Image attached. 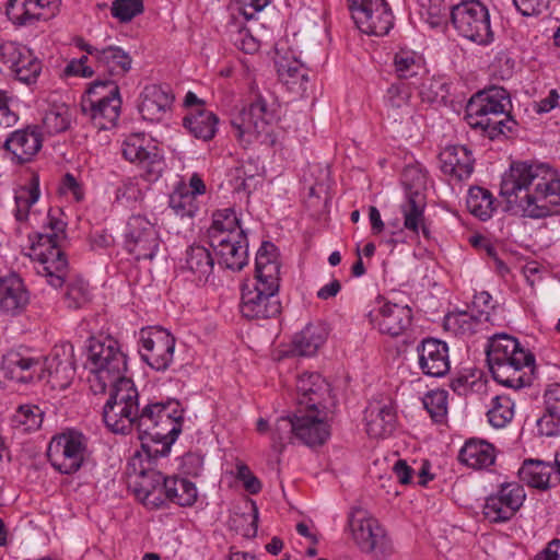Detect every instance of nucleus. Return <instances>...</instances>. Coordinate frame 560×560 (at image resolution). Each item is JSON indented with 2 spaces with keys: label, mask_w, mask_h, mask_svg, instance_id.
Instances as JSON below:
<instances>
[{
  "label": "nucleus",
  "mask_w": 560,
  "mask_h": 560,
  "mask_svg": "<svg viewBox=\"0 0 560 560\" xmlns=\"http://www.w3.org/2000/svg\"><path fill=\"white\" fill-rule=\"evenodd\" d=\"M88 361L91 374L88 377L91 390L104 394L110 387L109 397L103 407V420L114 433L131 432V416L139 408V393L131 378L125 376L126 355L113 338H90Z\"/></svg>",
  "instance_id": "f257e3e1"
},
{
  "label": "nucleus",
  "mask_w": 560,
  "mask_h": 560,
  "mask_svg": "<svg viewBox=\"0 0 560 560\" xmlns=\"http://www.w3.org/2000/svg\"><path fill=\"white\" fill-rule=\"evenodd\" d=\"M500 195L509 211L525 218L560 213V178L546 163L513 162L502 177Z\"/></svg>",
  "instance_id": "f03ea898"
},
{
  "label": "nucleus",
  "mask_w": 560,
  "mask_h": 560,
  "mask_svg": "<svg viewBox=\"0 0 560 560\" xmlns=\"http://www.w3.org/2000/svg\"><path fill=\"white\" fill-rule=\"evenodd\" d=\"M131 418V431L137 430L145 457L158 459L168 455L182 432L184 410L177 400L149 402Z\"/></svg>",
  "instance_id": "7ed1b4c3"
},
{
  "label": "nucleus",
  "mask_w": 560,
  "mask_h": 560,
  "mask_svg": "<svg viewBox=\"0 0 560 560\" xmlns=\"http://www.w3.org/2000/svg\"><path fill=\"white\" fill-rule=\"evenodd\" d=\"M486 354L495 382L513 389L532 385L535 355L525 350L515 337L504 332L490 337Z\"/></svg>",
  "instance_id": "20e7f679"
},
{
  "label": "nucleus",
  "mask_w": 560,
  "mask_h": 560,
  "mask_svg": "<svg viewBox=\"0 0 560 560\" xmlns=\"http://www.w3.org/2000/svg\"><path fill=\"white\" fill-rule=\"evenodd\" d=\"M511 101L505 89L491 86L474 94L467 103L465 119L490 139L512 132L516 121L510 115Z\"/></svg>",
  "instance_id": "39448f33"
},
{
  "label": "nucleus",
  "mask_w": 560,
  "mask_h": 560,
  "mask_svg": "<svg viewBox=\"0 0 560 560\" xmlns=\"http://www.w3.org/2000/svg\"><path fill=\"white\" fill-rule=\"evenodd\" d=\"M120 90L115 80H96L81 100L82 115L98 130L113 128L121 109Z\"/></svg>",
  "instance_id": "423d86ee"
},
{
  "label": "nucleus",
  "mask_w": 560,
  "mask_h": 560,
  "mask_svg": "<svg viewBox=\"0 0 560 560\" xmlns=\"http://www.w3.org/2000/svg\"><path fill=\"white\" fill-rule=\"evenodd\" d=\"M275 116L267 108V103L261 97L244 107L231 119L235 136L245 144L258 142L272 147L277 142L275 133Z\"/></svg>",
  "instance_id": "0eeeda50"
},
{
  "label": "nucleus",
  "mask_w": 560,
  "mask_h": 560,
  "mask_svg": "<svg viewBox=\"0 0 560 560\" xmlns=\"http://www.w3.org/2000/svg\"><path fill=\"white\" fill-rule=\"evenodd\" d=\"M50 232L39 235L38 245L46 247L39 253L42 270L39 271L47 278V282L58 289L66 279L67 258L59 247V240L63 237L66 223L48 213V223Z\"/></svg>",
  "instance_id": "6e6552de"
},
{
  "label": "nucleus",
  "mask_w": 560,
  "mask_h": 560,
  "mask_svg": "<svg viewBox=\"0 0 560 560\" xmlns=\"http://www.w3.org/2000/svg\"><path fill=\"white\" fill-rule=\"evenodd\" d=\"M451 22L465 38L480 44H489L493 38L488 9L479 1H463L452 7Z\"/></svg>",
  "instance_id": "1a4fd4ad"
},
{
  "label": "nucleus",
  "mask_w": 560,
  "mask_h": 560,
  "mask_svg": "<svg viewBox=\"0 0 560 560\" xmlns=\"http://www.w3.org/2000/svg\"><path fill=\"white\" fill-rule=\"evenodd\" d=\"M47 455L51 465L61 474H73L90 456L89 439L77 430H68L52 439Z\"/></svg>",
  "instance_id": "9d476101"
},
{
  "label": "nucleus",
  "mask_w": 560,
  "mask_h": 560,
  "mask_svg": "<svg viewBox=\"0 0 560 560\" xmlns=\"http://www.w3.org/2000/svg\"><path fill=\"white\" fill-rule=\"evenodd\" d=\"M152 460L149 462L143 452L131 458L129 467L135 477L132 489L147 508L160 509L165 504L163 490L167 477L151 467Z\"/></svg>",
  "instance_id": "9b49d317"
},
{
  "label": "nucleus",
  "mask_w": 560,
  "mask_h": 560,
  "mask_svg": "<svg viewBox=\"0 0 560 560\" xmlns=\"http://www.w3.org/2000/svg\"><path fill=\"white\" fill-rule=\"evenodd\" d=\"M280 284L255 281L242 290L241 313L248 319H267L281 313L278 296Z\"/></svg>",
  "instance_id": "f8f14e48"
},
{
  "label": "nucleus",
  "mask_w": 560,
  "mask_h": 560,
  "mask_svg": "<svg viewBox=\"0 0 560 560\" xmlns=\"http://www.w3.org/2000/svg\"><path fill=\"white\" fill-rule=\"evenodd\" d=\"M358 28L369 35L384 36L394 25V15L385 0H348Z\"/></svg>",
  "instance_id": "ddd939ff"
},
{
  "label": "nucleus",
  "mask_w": 560,
  "mask_h": 560,
  "mask_svg": "<svg viewBox=\"0 0 560 560\" xmlns=\"http://www.w3.org/2000/svg\"><path fill=\"white\" fill-rule=\"evenodd\" d=\"M160 234L144 215H131L126 225L125 246L137 260L153 259L160 248Z\"/></svg>",
  "instance_id": "4468645a"
},
{
  "label": "nucleus",
  "mask_w": 560,
  "mask_h": 560,
  "mask_svg": "<svg viewBox=\"0 0 560 560\" xmlns=\"http://www.w3.org/2000/svg\"><path fill=\"white\" fill-rule=\"evenodd\" d=\"M141 135H130L122 142V156L136 163L142 170V176L148 182L158 180L164 170V159L156 145L145 144Z\"/></svg>",
  "instance_id": "2eb2a0df"
},
{
  "label": "nucleus",
  "mask_w": 560,
  "mask_h": 560,
  "mask_svg": "<svg viewBox=\"0 0 560 560\" xmlns=\"http://www.w3.org/2000/svg\"><path fill=\"white\" fill-rule=\"evenodd\" d=\"M140 355L156 371H165L173 362L175 338L164 328L142 329L140 332Z\"/></svg>",
  "instance_id": "dca6fc26"
},
{
  "label": "nucleus",
  "mask_w": 560,
  "mask_h": 560,
  "mask_svg": "<svg viewBox=\"0 0 560 560\" xmlns=\"http://www.w3.org/2000/svg\"><path fill=\"white\" fill-rule=\"evenodd\" d=\"M525 498V490L520 483H502L495 493L486 499L482 513L491 523L506 522L516 514Z\"/></svg>",
  "instance_id": "f3484780"
},
{
  "label": "nucleus",
  "mask_w": 560,
  "mask_h": 560,
  "mask_svg": "<svg viewBox=\"0 0 560 560\" xmlns=\"http://www.w3.org/2000/svg\"><path fill=\"white\" fill-rule=\"evenodd\" d=\"M78 47L92 57L96 71L107 73L112 80L121 79L131 70L132 58L119 46L98 47L80 39Z\"/></svg>",
  "instance_id": "a211bd4d"
},
{
  "label": "nucleus",
  "mask_w": 560,
  "mask_h": 560,
  "mask_svg": "<svg viewBox=\"0 0 560 560\" xmlns=\"http://www.w3.org/2000/svg\"><path fill=\"white\" fill-rule=\"evenodd\" d=\"M60 5L61 0H9L5 13L14 25L27 26L52 19Z\"/></svg>",
  "instance_id": "6ab92c4d"
},
{
  "label": "nucleus",
  "mask_w": 560,
  "mask_h": 560,
  "mask_svg": "<svg viewBox=\"0 0 560 560\" xmlns=\"http://www.w3.org/2000/svg\"><path fill=\"white\" fill-rule=\"evenodd\" d=\"M349 526L353 540L362 551L376 556L386 553L387 538L375 518L359 513L350 517Z\"/></svg>",
  "instance_id": "aec40b11"
},
{
  "label": "nucleus",
  "mask_w": 560,
  "mask_h": 560,
  "mask_svg": "<svg viewBox=\"0 0 560 560\" xmlns=\"http://www.w3.org/2000/svg\"><path fill=\"white\" fill-rule=\"evenodd\" d=\"M369 318L380 332L398 337L411 326L412 311L408 305L383 302L378 308L369 313Z\"/></svg>",
  "instance_id": "412c9836"
},
{
  "label": "nucleus",
  "mask_w": 560,
  "mask_h": 560,
  "mask_svg": "<svg viewBox=\"0 0 560 560\" xmlns=\"http://www.w3.org/2000/svg\"><path fill=\"white\" fill-rule=\"evenodd\" d=\"M418 363L421 372L431 377L444 376L451 368L448 346L436 338H424L417 346Z\"/></svg>",
  "instance_id": "4be33fe9"
},
{
  "label": "nucleus",
  "mask_w": 560,
  "mask_h": 560,
  "mask_svg": "<svg viewBox=\"0 0 560 560\" xmlns=\"http://www.w3.org/2000/svg\"><path fill=\"white\" fill-rule=\"evenodd\" d=\"M295 425L296 440L310 447L323 445L330 436V425L319 417L318 408L295 411Z\"/></svg>",
  "instance_id": "5701e85b"
},
{
  "label": "nucleus",
  "mask_w": 560,
  "mask_h": 560,
  "mask_svg": "<svg viewBox=\"0 0 560 560\" xmlns=\"http://www.w3.org/2000/svg\"><path fill=\"white\" fill-rule=\"evenodd\" d=\"M273 61L279 80L287 85L288 90L296 95H304L308 84L307 68L292 51L285 50L281 52L278 48H276Z\"/></svg>",
  "instance_id": "b1692460"
},
{
  "label": "nucleus",
  "mask_w": 560,
  "mask_h": 560,
  "mask_svg": "<svg viewBox=\"0 0 560 560\" xmlns=\"http://www.w3.org/2000/svg\"><path fill=\"white\" fill-rule=\"evenodd\" d=\"M217 253L218 265L232 271L242 270L248 262V240L245 231L232 238H220L214 236L210 243Z\"/></svg>",
  "instance_id": "393cba45"
},
{
  "label": "nucleus",
  "mask_w": 560,
  "mask_h": 560,
  "mask_svg": "<svg viewBox=\"0 0 560 560\" xmlns=\"http://www.w3.org/2000/svg\"><path fill=\"white\" fill-rule=\"evenodd\" d=\"M140 97L139 113L144 120L151 122L161 121L174 101L170 86L159 84L144 86Z\"/></svg>",
  "instance_id": "a878e982"
},
{
  "label": "nucleus",
  "mask_w": 560,
  "mask_h": 560,
  "mask_svg": "<svg viewBox=\"0 0 560 560\" xmlns=\"http://www.w3.org/2000/svg\"><path fill=\"white\" fill-rule=\"evenodd\" d=\"M30 303V293L16 273L0 277V308L11 316L21 314Z\"/></svg>",
  "instance_id": "bb28decb"
},
{
  "label": "nucleus",
  "mask_w": 560,
  "mask_h": 560,
  "mask_svg": "<svg viewBox=\"0 0 560 560\" xmlns=\"http://www.w3.org/2000/svg\"><path fill=\"white\" fill-rule=\"evenodd\" d=\"M441 171L456 180L467 179L474 172L475 160L465 145L446 147L439 155Z\"/></svg>",
  "instance_id": "cd10ccee"
},
{
  "label": "nucleus",
  "mask_w": 560,
  "mask_h": 560,
  "mask_svg": "<svg viewBox=\"0 0 560 560\" xmlns=\"http://www.w3.org/2000/svg\"><path fill=\"white\" fill-rule=\"evenodd\" d=\"M425 196L420 190L409 188L406 195V201L401 203L400 210L404 217V228L415 235L422 233L423 237L429 240L431 232L425 225L424 210Z\"/></svg>",
  "instance_id": "c85d7f7f"
},
{
  "label": "nucleus",
  "mask_w": 560,
  "mask_h": 560,
  "mask_svg": "<svg viewBox=\"0 0 560 560\" xmlns=\"http://www.w3.org/2000/svg\"><path fill=\"white\" fill-rule=\"evenodd\" d=\"M43 144L39 127L28 126L11 133L5 140L4 147L19 163H25L40 150Z\"/></svg>",
  "instance_id": "c756f323"
},
{
  "label": "nucleus",
  "mask_w": 560,
  "mask_h": 560,
  "mask_svg": "<svg viewBox=\"0 0 560 560\" xmlns=\"http://www.w3.org/2000/svg\"><path fill=\"white\" fill-rule=\"evenodd\" d=\"M2 371L10 380L28 383L35 376L43 378L44 363L39 359L23 357L19 352H9L3 357Z\"/></svg>",
  "instance_id": "7c9ffc66"
},
{
  "label": "nucleus",
  "mask_w": 560,
  "mask_h": 560,
  "mask_svg": "<svg viewBox=\"0 0 560 560\" xmlns=\"http://www.w3.org/2000/svg\"><path fill=\"white\" fill-rule=\"evenodd\" d=\"M298 405L317 409L322 406L325 395L329 392V385L316 372L303 373L296 380Z\"/></svg>",
  "instance_id": "2f4dec72"
},
{
  "label": "nucleus",
  "mask_w": 560,
  "mask_h": 560,
  "mask_svg": "<svg viewBox=\"0 0 560 560\" xmlns=\"http://www.w3.org/2000/svg\"><path fill=\"white\" fill-rule=\"evenodd\" d=\"M366 433L373 439H384L393 434L397 417L390 405L371 404L365 410Z\"/></svg>",
  "instance_id": "473e14b6"
},
{
  "label": "nucleus",
  "mask_w": 560,
  "mask_h": 560,
  "mask_svg": "<svg viewBox=\"0 0 560 560\" xmlns=\"http://www.w3.org/2000/svg\"><path fill=\"white\" fill-rule=\"evenodd\" d=\"M214 259L210 250L201 245H191L186 249L183 271L192 276L196 283H207L213 273Z\"/></svg>",
  "instance_id": "72a5a7b5"
},
{
  "label": "nucleus",
  "mask_w": 560,
  "mask_h": 560,
  "mask_svg": "<svg viewBox=\"0 0 560 560\" xmlns=\"http://www.w3.org/2000/svg\"><path fill=\"white\" fill-rule=\"evenodd\" d=\"M255 280L279 284L280 264L277 259V248L270 242H262L256 254Z\"/></svg>",
  "instance_id": "f704fd0d"
},
{
  "label": "nucleus",
  "mask_w": 560,
  "mask_h": 560,
  "mask_svg": "<svg viewBox=\"0 0 560 560\" xmlns=\"http://www.w3.org/2000/svg\"><path fill=\"white\" fill-rule=\"evenodd\" d=\"M218 122V116L203 107L191 109L183 119V126L189 133L203 141H209L214 137Z\"/></svg>",
  "instance_id": "c9c22d12"
},
{
  "label": "nucleus",
  "mask_w": 560,
  "mask_h": 560,
  "mask_svg": "<svg viewBox=\"0 0 560 560\" xmlns=\"http://www.w3.org/2000/svg\"><path fill=\"white\" fill-rule=\"evenodd\" d=\"M557 472L555 466L540 459H525L518 469L520 479L532 488L547 490L551 486V476Z\"/></svg>",
  "instance_id": "e433bc0d"
},
{
  "label": "nucleus",
  "mask_w": 560,
  "mask_h": 560,
  "mask_svg": "<svg viewBox=\"0 0 560 560\" xmlns=\"http://www.w3.org/2000/svg\"><path fill=\"white\" fill-rule=\"evenodd\" d=\"M459 460L474 468L483 469L495 460L494 446L486 441L470 440L459 452Z\"/></svg>",
  "instance_id": "4c0bfd02"
},
{
  "label": "nucleus",
  "mask_w": 560,
  "mask_h": 560,
  "mask_svg": "<svg viewBox=\"0 0 560 560\" xmlns=\"http://www.w3.org/2000/svg\"><path fill=\"white\" fill-rule=\"evenodd\" d=\"M410 96L409 85L405 83L392 84L384 98L387 117L394 121H401L405 116H408L411 112Z\"/></svg>",
  "instance_id": "58836bf2"
},
{
  "label": "nucleus",
  "mask_w": 560,
  "mask_h": 560,
  "mask_svg": "<svg viewBox=\"0 0 560 560\" xmlns=\"http://www.w3.org/2000/svg\"><path fill=\"white\" fill-rule=\"evenodd\" d=\"M165 502L179 506H190L197 500V488L194 482L178 477H167L164 481Z\"/></svg>",
  "instance_id": "ea45409f"
},
{
  "label": "nucleus",
  "mask_w": 560,
  "mask_h": 560,
  "mask_svg": "<svg viewBox=\"0 0 560 560\" xmlns=\"http://www.w3.org/2000/svg\"><path fill=\"white\" fill-rule=\"evenodd\" d=\"M240 231H245L240 223L236 212L231 208L218 210L212 215V224L208 231L210 243L214 242V236L222 238H232L238 235Z\"/></svg>",
  "instance_id": "a19ab883"
},
{
  "label": "nucleus",
  "mask_w": 560,
  "mask_h": 560,
  "mask_svg": "<svg viewBox=\"0 0 560 560\" xmlns=\"http://www.w3.org/2000/svg\"><path fill=\"white\" fill-rule=\"evenodd\" d=\"M44 372L47 371L52 387L66 388L74 376V366L67 359L60 358L59 349L44 362Z\"/></svg>",
  "instance_id": "79ce46f5"
},
{
  "label": "nucleus",
  "mask_w": 560,
  "mask_h": 560,
  "mask_svg": "<svg viewBox=\"0 0 560 560\" xmlns=\"http://www.w3.org/2000/svg\"><path fill=\"white\" fill-rule=\"evenodd\" d=\"M327 334L320 326L307 325L293 338L294 351L300 355H314L325 342Z\"/></svg>",
  "instance_id": "37998d69"
},
{
  "label": "nucleus",
  "mask_w": 560,
  "mask_h": 560,
  "mask_svg": "<svg viewBox=\"0 0 560 560\" xmlns=\"http://www.w3.org/2000/svg\"><path fill=\"white\" fill-rule=\"evenodd\" d=\"M67 283L65 303L68 308L78 310L85 306L91 301V290L89 283L80 276H70L67 267V275L61 288Z\"/></svg>",
  "instance_id": "c03bdc74"
},
{
  "label": "nucleus",
  "mask_w": 560,
  "mask_h": 560,
  "mask_svg": "<svg viewBox=\"0 0 560 560\" xmlns=\"http://www.w3.org/2000/svg\"><path fill=\"white\" fill-rule=\"evenodd\" d=\"M39 198L38 178L32 177L27 186H22L15 190L14 217L16 221L24 222L27 220L31 207Z\"/></svg>",
  "instance_id": "a18cd8bd"
},
{
  "label": "nucleus",
  "mask_w": 560,
  "mask_h": 560,
  "mask_svg": "<svg viewBox=\"0 0 560 560\" xmlns=\"http://www.w3.org/2000/svg\"><path fill=\"white\" fill-rule=\"evenodd\" d=\"M466 206L471 214L482 221L490 219L494 211L493 197L482 187H471L468 190Z\"/></svg>",
  "instance_id": "49530a36"
},
{
  "label": "nucleus",
  "mask_w": 560,
  "mask_h": 560,
  "mask_svg": "<svg viewBox=\"0 0 560 560\" xmlns=\"http://www.w3.org/2000/svg\"><path fill=\"white\" fill-rule=\"evenodd\" d=\"M295 428V412L278 418L271 431L272 448L281 453L287 444L293 443L296 440Z\"/></svg>",
  "instance_id": "de8ad7c7"
},
{
  "label": "nucleus",
  "mask_w": 560,
  "mask_h": 560,
  "mask_svg": "<svg viewBox=\"0 0 560 560\" xmlns=\"http://www.w3.org/2000/svg\"><path fill=\"white\" fill-rule=\"evenodd\" d=\"M22 52L24 54L23 57L19 58L16 66L11 67L10 72L19 81L30 84L35 82L39 75L42 65L30 49H22Z\"/></svg>",
  "instance_id": "09e8293b"
},
{
  "label": "nucleus",
  "mask_w": 560,
  "mask_h": 560,
  "mask_svg": "<svg viewBox=\"0 0 560 560\" xmlns=\"http://www.w3.org/2000/svg\"><path fill=\"white\" fill-rule=\"evenodd\" d=\"M514 416V404L508 396H495L487 412L489 423L497 429L506 427Z\"/></svg>",
  "instance_id": "8fccbe9b"
},
{
  "label": "nucleus",
  "mask_w": 560,
  "mask_h": 560,
  "mask_svg": "<svg viewBox=\"0 0 560 560\" xmlns=\"http://www.w3.org/2000/svg\"><path fill=\"white\" fill-rule=\"evenodd\" d=\"M44 412L34 405L20 406L15 411L12 422L14 428L23 432H31L40 428Z\"/></svg>",
  "instance_id": "3c124183"
},
{
  "label": "nucleus",
  "mask_w": 560,
  "mask_h": 560,
  "mask_svg": "<svg viewBox=\"0 0 560 560\" xmlns=\"http://www.w3.org/2000/svg\"><path fill=\"white\" fill-rule=\"evenodd\" d=\"M452 7L444 0H421V15L431 27H439L447 22Z\"/></svg>",
  "instance_id": "603ef678"
},
{
  "label": "nucleus",
  "mask_w": 560,
  "mask_h": 560,
  "mask_svg": "<svg viewBox=\"0 0 560 560\" xmlns=\"http://www.w3.org/2000/svg\"><path fill=\"white\" fill-rule=\"evenodd\" d=\"M448 393L444 389L431 390L424 395L422 402L432 420L443 423L447 416Z\"/></svg>",
  "instance_id": "864d4df0"
},
{
  "label": "nucleus",
  "mask_w": 560,
  "mask_h": 560,
  "mask_svg": "<svg viewBox=\"0 0 560 560\" xmlns=\"http://www.w3.org/2000/svg\"><path fill=\"white\" fill-rule=\"evenodd\" d=\"M69 125V109L65 105L49 108L43 117V126L49 135L62 132Z\"/></svg>",
  "instance_id": "5fc2aeb1"
},
{
  "label": "nucleus",
  "mask_w": 560,
  "mask_h": 560,
  "mask_svg": "<svg viewBox=\"0 0 560 560\" xmlns=\"http://www.w3.org/2000/svg\"><path fill=\"white\" fill-rule=\"evenodd\" d=\"M170 208L176 215L192 218L198 211L194 194L174 192L170 196Z\"/></svg>",
  "instance_id": "6e6d98bb"
},
{
  "label": "nucleus",
  "mask_w": 560,
  "mask_h": 560,
  "mask_svg": "<svg viewBox=\"0 0 560 560\" xmlns=\"http://www.w3.org/2000/svg\"><path fill=\"white\" fill-rule=\"evenodd\" d=\"M143 12V0H115L112 14L120 22H129Z\"/></svg>",
  "instance_id": "4d7b16f0"
},
{
  "label": "nucleus",
  "mask_w": 560,
  "mask_h": 560,
  "mask_svg": "<svg viewBox=\"0 0 560 560\" xmlns=\"http://www.w3.org/2000/svg\"><path fill=\"white\" fill-rule=\"evenodd\" d=\"M394 63L398 77L401 79H408L417 75L421 68V66L416 61L415 56L408 51H400L396 54Z\"/></svg>",
  "instance_id": "13d9d810"
},
{
  "label": "nucleus",
  "mask_w": 560,
  "mask_h": 560,
  "mask_svg": "<svg viewBox=\"0 0 560 560\" xmlns=\"http://www.w3.org/2000/svg\"><path fill=\"white\" fill-rule=\"evenodd\" d=\"M22 49H27L25 46L19 45L14 42H4L0 44V62L8 68L16 66L19 58L23 57Z\"/></svg>",
  "instance_id": "bf43d9fd"
},
{
  "label": "nucleus",
  "mask_w": 560,
  "mask_h": 560,
  "mask_svg": "<svg viewBox=\"0 0 560 560\" xmlns=\"http://www.w3.org/2000/svg\"><path fill=\"white\" fill-rule=\"evenodd\" d=\"M544 400L546 412L557 417V420L560 421V384L549 385L545 390Z\"/></svg>",
  "instance_id": "052dcab7"
},
{
  "label": "nucleus",
  "mask_w": 560,
  "mask_h": 560,
  "mask_svg": "<svg viewBox=\"0 0 560 560\" xmlns=\"http://www.w3.org/2000/svg\"><path fill=\"white\" fill-rule=\"evenodd\" d=\"M515 8L524 15H538L549 7V0H513Z\"/></svg>",
  "instance_id": "680f3d73"
},
{
  "label": "nucleus",
  "mask_w": 560,
  "mask_h": 560,
  "mask_svg": "<svg viewBox=\"0 0 560 560\" xmlns=\"http://www.w3.org/2000/svg\"><path fill=\"white\" fill-rule=\"evenodd\" d=\"M141 197V189L136 178H126L116 189V199L138 200Z\"/></svg>",
  "instance_id": "e2e57ef3"
},
{
  "label": "nucleus",
  "mask_w": 560,
  "mask_h": 560,
  "mask_svg": "<svg viewBox=\"0 0 560 560\" xmlns=\"http://www.w3.org/2000/svg\"><path fill=\"white\" fill-rule=\"evenodd\" d=\"M237 478L243 481L245 489L249 493L255 494L260 491V481L252 474L246 465L242 464L237 466Z\"/></svg>",
  "instance_id": "0e129e2a"
},
{
  "label": "nucleus",
  "mask_w": 560,
  "mask_h": 560,
  "mask_svg": "<svg viewBox=\"0 0 560 560\" xmlns=\"http://www.w3.org/2000/svg\"><path fill=\"white\" fill-rule=\"evenodd\" d=\"M557 417L550 416L546 412L537 420V429L541 435L555 436L560 434V424L556 422Z\"/></svg>",
  "instance_id": "69168bd1"
},
{
  "label": "nucleus",
  "mask_w": 560,
  "mask_h": 560,
  "mask_svg": "<svg viewBox=\"0 0 560 560\" xmlns=\"http://www.w3.org/2000/svg\"><path fill=\"white\" fill-rule=\"evenodd\" d=\"M18 117L9 107V96L5 91L0 90V125L10 127L15 124Z\"/></svg>",
  "instance_id": "338daca9"
},
{
  "label": "nucleus",
  "mask_w": 560,
  "mask_h": 560,
  "mask_svg": "<svg viewBox=\"0 0 560 560\" xmlns=\"http://www.w3.org/2000/svg\"><path fill=\"white\" fill-rule=\"evenodd\" d=\"M535 560H560V539H553L547 544Z\"/></svg>",
  "instance_id": "774afa93"
}]
</instances>
